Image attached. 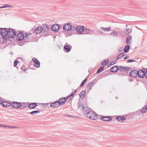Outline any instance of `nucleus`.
<instances>
[{"label": "nucleus", "mask_w": 147, "mask_h": 147, "mask_svg": "<svg viewBox=\"0 0 147 147\" xmlns=\"http://www.w3.org/2000/svg\"><path fill=\"white\" fill-rule=\"evenodd\" d=\"M87 117L92 120H96L97 118V115L94 111H91L87 115Z\"/></svg>", "instance_id": "nucleus-1"}, {"label": "nucleus", "mask_w": 147, "mask_h": 147, "mask_svg": "<svg viewBox=\"0 0 147 147\" xmlns=\"http://www.w3.org/2000/svg\"><path fill=\"white\" fill-rule=\"evenodd\" d=\"M7 36L9 38H13L16 35L15 31H14L13 29L11 28L7 30Z\"/></svg>", "instance_id": "nucleus-2"}, {"label": "nucleus", "mask_w": 147, "mask_h": 147, "mask_svg": "<svg viewBox=\"0 0 147 147\" xmlns=\"http://www.w3.org/2000/svg\"><path fill=\"white\" fill-rule=\"evenodd\" d=\"M43 31V29L42 28L41 26H38L37 27L34 31V33L36 34L40 33ZM30 32L28 33V38L29 36H30L32 33H33L34 32L32 31H30Z\"/></svg>", "instance_id": "nucleus-3"}, {"label": "nucleus", "mask_w": 147, "mask_h": 147, "mask_svg": "<svg viewBox=\"0 0 147 147\" xmlns=\"http://www.w3.org/2000/svg\"><path fill=\"white\" fill-rule=\"evenodd\" d=\"M7 30L6 28H0V34L3 37L7 36Z\"/></svg>", "instance_id": "nucleus-4"}, {"label": "nucleus", "mask_w": 147, "mask_h": 147, "mask_svg": "<svg viewBox=\"0 0 147 147\" xmlns=\"http://www.w3.org/2000/svg\"><path fill=\"white\" fill-rule=\"evenodd\" d=\"M146 69H144L142 70H139L138 72V76L140 78H143L145 75V72Z\"/></svg>", "instance_id": "nucleus-5"}, {"label": "nucleus", "mask_w": 147, "mask_h": 147, "mask_svg": "<svg viewBox=\"0 0 147 147\" xmlns=\"http://www.w3.org/2000/svg\"><path fill=\"white\" fill-rule=\"evenodd\" d=\"M32 61L34 63L33 65L37 68L40 67V63L38 59L36 58H33L32 59Z\"/></svg>", "instance_id": "nucleus-6"}, {"label": "nucleus", "mask_w": 147, "mask_h": 147, "mask_svg": "<svg viewBox=\"0 0 147 147\" xmlns=\"http://www.w3.org/2000/svg\"><path fill=\"white\" fill-rule=\"evenodd\" d=\"M71 25L69 23H68L65 24L63 27V29L65 31H69L71 30Z\"/></svg>", "instance_id": "nucleus-7"}, {"label": "nucleus", "mask_w": 147, "mask_h": 147, "mask_svg": "<svg viewBox=\"0 0 147 147\" xmlns=\"http://www.w3.org/2000/svg\"><path fill=\"white\" fill-rule=\"evenodd\" d=\"M41 26L44 32V35L45 36H47V32L49 30L48 27L47 25L45 24Z\"/></svg>", "instance_id": "nucleus-8"}, {"label": "nucleus", "mask_w": 147, "mask_h": 147, "mask_svg": "<svg viewBox=\"0 0 147 147\" xmlns=\"http://www.w3.org/2000/svg\"><path fill=\"white\" fill-rule=\"evenodd\" d=\"M60 27V26L59 25L55 24L52 26V29L55 32H57L59 31Z\"/></svg>", "instance_id": "nucleus-9"}, {"label": "nucleus", "mask_w": 147, "mask_h": 147, "mask_svg": "<svg viewBox=\"0 0 147 147\" xmlns=\"http://www.w3.org/2000/svg\"><path fill=\"white\" fill-rule=\"evenodd\" d=\"M11 105L13 108H20L21 107V105L20 103L16 102H13L11 103Z\"/></svg>", "instance_id": "nucleus-10"}, {"label": "nucleus", "mask_w": 147, "mask_h": 147, "mask_svg": "<svg viewBox=\"0 0 147 147\" xmlns=\"http://www.w3.org/2000/svg\"><path fill=\"white\" fill-rule=\"evenodd\" d=\"M11 103L10 102H7L5 101H1V102H0V104L3 107H7L10 106L11 105Z\"/></svg>", "instance_id": "nucleus-11"}, {"label": "nucleus", "mask_w": 147, "mask_h": 147, "mask_svg": "<svg viewBox=\"0 0 147 147\" xmlns=\"http://www.w3.org/2000/svg\"><path fill=\"white\" fill-rule=\"evenodd\" d=\"M129 75L132 77H137L138 76V71L136 70H133L130 73Z\"/></svg>", "instance_id": "nucleus-12"}, {"label": "nucleus", "mask_w": 147, "mask_h": 147, "mask_svg": "<svg viewBox=\"0 0 147 147\" xmlns=\"http://www.w3.org/2000/svg\"><path fill=\"white\" fill-rule=\"evenodd\" d=\"M84 33L83 34H91L93 33V30L89 28L84 29Z\"/></svg>", "instance_id": "nucleus-13"}, {"label": "nucleus", "mask_w": 147, "mask_h": 147, "mask_svg": "<svg viewBox=\"0 0 147 147\" xmlns=\"http://www.w3.org/2000/svg\"><path fill=\"white\" fill-rule=\"evenodd\" d=\"M24 38V34L22 33H19L17 34V40L19 41L23 39Z\"/></svg>", "instance_id": "nucleus-14"}, {"label": "nucleus", "mask_w": 147, "mask_h": 147, "mask_svg": "<svg viewBox=\"0 0 147 147\" xmlns=\"http://www.w3.org/2000/svg\"><path fill=\"white\" fill-rule=\"evenodd\" d=\"M112 118L110 116H104L101 117V120L105 121H108L112 120Z\"/></svg>", "instance_id": "nucleus-15"}, {"label": "nucleus", "mask_w": 147, "mask_h": 147, "mask_svg": "<svg viewBox=\"0 0 147 147\" xmlns=\"http://www.w3.org/2000/svg\"><path fill=\"white\" fill-rule=\"evenodd\" d=\"M84 26H78L77 27H76V31H77V32L79 33H82L84 30Z\"/></svg>", "instance_id": "nucleus-16"}, {"label": "nucleus", "mask_w": 147, "mask_h": 147, "mask_svg": "<svg viewBox=\"0 0 147 147\" xmlns=\"http://www.w3.org/2000/svg\"><path fill=\"white\" fill-rule=\"evenodd\" d=\"M94 85V82H92L89 83L87 85L86 89L88 91H89L92 89V87Z\"/></svg>", "instance_id": "nucleus-17"}, {"label": "nucleus", "mask_w": 147, "mask_h": 147, "mask_svg": "<svg viewBox=\"0 0 147 147\" xmlns=\"http://www.w3.org/2000/svg\"><path fill=\"white\" fill-rule=\"evenodd\" d=\"M60 105L58 101H56L51 103L50 105V107L52 108H56L58 107Z\"/></svg>", "instance_id": "nucleus-18"}, {"label": "nucleus", "mask_w": 147, "mask_h": 147, "mask_svg": "<svg viewBox=\"0 0 147 147\" xmlns=\"http://www.w3.org/2000/svg\"><path fill=\"white\" fill-rule=\"evenodd\" d=\"M66 101L65 98H61L59 99V100L58 101L60 105H64Z\"/></svg>", "instance_id": "nucleus-19"}, {"label": "nucleus", "mask_w": 147, "mask_h": 147, "mask_svg": "<svg viewBox=\"0 0 147 147\" xmlns=\"http://www.w3.org/2000/svg\"><path fill=\"white\" fill-rule=\"evenodd\" d=\"M37 106L36 103H32L28 105V108L30 109H33L35 108Z\"/></svg>", "instance_id": "nucleus-20"}, {"label": "nucleus", "mask_w": 147, "mask_h": 147, "mask_svg": "<svg viewBox=\"0 0 147 147\" xmlns=\"http://www.w3.org/2000/svg\"><path fill=\"white\" fill-rule=\"evenodd\" d=\"M119 67L117 66H114L111 68L110 71L112 72H115L117 71Z\"/></svg>", "instance_id": "nucleus-21"}, {"label": "nucleus", "mask_w": 147, "mask_h": 147, "mask_svg": "<svg viewBox=\"0 0 147 147\" xmlns=\"http://www.w3.org/2000/svg\"><path fill=\"white\" fill-rule=\"evenodd\" d=\"M132 37L130 35L128 36L127 38L126 43L128 45L130 44L132 42Z\"/></svg>", "instance_id": "nucleus-22"}, {"label": "nucleus", "mask_w": 147, "mask_h": 147, "mask_svg": "<svg viewBox=\"0 0 147 147\" xmlns=\"http://www.w3.org/2000/svg\"><path fill=\"white\" fill-rule=\"evenodd\" d=\"M116 120L117 119L118 121L121 122H123V121L125 120V118L124 116H122L116 117Z\"/></svg>", "instance_id": "nucleus-23"}, {"label": "nucleus", "mask_w": 147, "mask_h": 147, "mask_svg": "<svg viewBox=\"0 0 147 147\" xmlns=\"http://www.w3.org/2000/svg\"><path fill=\"white\" fill-rule=\"evenodd\" d=\"M83 112L84 113V114H86V116H87V115L89 112H90L91 110H90L88 107H85L83 110Z\"/></svg>", "instance_id": "nucleus-24"}, {"label": "nucleus", "mask_w": 147, "mask_h": 147, "mask_svg": "<svg viewBox=\"0 0 147 147\" xmlns=\"http://www.w3.org/2000/svg\"><path fill=\"white\" fill-rule=\"evenodd\" d=\"M83 112L84 113V114H86V116H87V115L89 112H90L91 110H90L88 107H85L83 110Z\"/></svg>", "instance_id": "nucleus-25"}, {"label": "nucleus", "mask_w": 147, "mask_h": 147, "mask_svg": "<svg viewBox=\"0 0 147 147\" xmlns=\"http://www.w3.org/2000/svg\"><path fill=\"white\" fill-rule=\"evenodd\" d=\"M86 93V90H84L80 92L79 94L80 98H83L85 96V95Z\"/></svg>", "instance_id": "nucleus-26"}, {"label": "nucleus", "mask_w": 147, "mask_h": 147, "mask_svg": "<svg viewBox=\"0 0 147 147\" xmlns=\"http://www.w3.org/2000/svg\"><path fill=\"white\" fill-rule=\"evenodd\" d=\"M110 35L111 36L117 37L119 36L118 33L116 31L112 32L110 34Z\"/></svg>", "instance_id": "nucleus-27"}, {"label": "nucleus", "mask_w": 147, "mask_h": 147, "mask_svg": "<svg viewBox=\"0 0 147 147\" xmlns=\"http://www.w3.org/2000/svg\"><path fill=\"white\" fill-rule=\"evenodd\" d=\"M132 32L131 29L127 28L125 31V33L126 34H130Z\"/></svg>", "instance_id": "nucleus-28"}, {"label": "nucleus", "mask_w": 147, "mask_h": 147, "mask_svg": "<svg viewBox=\"0 0 147 147\" xmlns=\"http://www.w3.org/2000/svg\"><path fill=\"white\" fill-rule=\"evenodd\" d=\"M64 49L66 50L67 52H69L70 51V49L69 46L67 45H65L64 47Z\"/></svg>", "instance_id": "nucleus-29"}, {"label": "nucleus", "mask_w": 147, "mask_h": 147, "mask_svg": "<svg viewBox=\"0 0 147 147\" xmlns=\"http://www.w3.org/2000/svg\"><path fill=\"white\" fill-rule=\"evenodd\" d=\"M130 48V46L129 45L125 46L124 48V51L125 52L127 53L128 52L129 49Z\"/></svg>", "instance_id": "nucleus-30"}, {"label": "nucleus", "mask_w": 147, "mask_h": 147, "mask_svg": "<svg viewBox=\"0 0 147 147\" xmlns=\"http://www.w3.org/2000/svg\"><path fill=\"white\" fill-rule=\"evenodd\" d=\"M147 109V106H146L144 107H142L141 109V113H145Z\"/></svg>", "instance_id": "nucleus-31"}, {"label": "nucleus", "mask_w": 147, "mask_h": 147, "mask_svg": "<svg viewBox=\"0 0 147 147\" xmlns=\"http://www.w3.org/2000/svg\"><path fill=\"white\" fill-rule=\"evenodd\" d=\"M109 60L108 59H106L103 61V62L102 63V65L103 66H105L108 63Z\"/></svg>", "instance_id": "nucleus-32"}, {"label": "nucleus", "mask_w": 147, "mask_h": 147, "mask_svg": "<svg viewBox=\"0 0 147 147\" xmlns=\"http://www.w3.org/2000/svg\"><path fill=\"white\" fill-rule=\"evenodd\" d=\"M84 107H85L84 106V105L82 104H81L80 105H79L78 109L83 111Z\"/></svg>", "instance_id": "nucleus-33"}, {"label": "nucleus", "mask_w": 147, "mask_h": 147, "mask_svg": "<svg viewBox=\"0 0 147 147\" xmlns=\"http://www.w3.org/2000/svg\"><path fill=\"white\" fill-rule=\"evenodd\" d=\"M104 67L103 66L100 67L97 70L96 72V73L99 74L104 69Z\"/></svg>", "instance_id": "nucleus-34"}, {"label": "nucleus", "mask_w": 147, "mask_h": 147, "mask_svg": "<svg viewBox=\"0 0 147 147\" xmlns=\"http://www.w3.org/2000/svg\"><path fill=\"white\" fill-rule=\"evenodd\" d=\"M40 111L38 110H36V111H32L30 113H30L32 115H33L34 114H36L38 113H40Z\"/></svg>", "instance_id": "nucleus-35"}, {"label": "nucleus", "mask_w": 147, "mask_h": 147, "mask_svg": "<svg viewBox=\"0 0 147 147\" xmlns=\"http://www.w3.org/2000/svg\"><path fill=\"white\" fill-rule=\"evenodd\" d=\"M12 6L10 5H9L8 4H5L4 6H1L0 7V8H6V7H11Z\"/></svg>", "instance_id": "nucleus-36"}, {"label": "nucleus", "mask_w": 147, "mask_h": 147, "mask_svg": "<svg viewBox=\"0 0 147 147\" xmlns=\"http://www.w3.org/2000/svg\"><path fill=\"white\" fill-rule=\"evenodd\" d=\"M71 30H71L73 31H76V27L74 26L73 25H71Z\"/></svg>", "instance_id": "nucleus-37"}, {"label": "nucleus", "mask_w": 147, "mask_h": 147, "mask_svg": "<svg viewBox=\"0 0 147 147\" xmlns=\"http://www.w3.org/2000/svg\"><path fill=\"white\" fill-rule=\"evenodd\" d=\"M110 30V27H109L108 28H105L103 27L102 28V30H104L105 31H109Z\"/></svg>", "instance_id": "nucleus-38"}, {"label": "nucleus", "mask_w": 147, "mask_h": 147, "mask_svg": "<svg viewBox=\"0 0 147 147\" xmlns=\"http://www.w3.org/2000/svg\"><path fill=\"white\" fill-rule=\"evenodd\" d=\"M87 80V79L86 78L83 81L80 85L81 87H82L83 86L84 84L86 81Z\"/></svg>", "instance_id": "nucleus-39"}, {"label": "nucleus", "mask_w": 147, "mask_h": 147, "mask_svg": "<svg viewBox=\"0 0 147 147\" xmlns=\"http://www.w3.org/2000/svg\"><path fill=\"white\" fill-rule=\"evenodd\" d=\"M71 98H72L69 95L65 98L66 100H67V102H69L71 99Z\"/></svg>", "instance_id": "nucleus-40"}, {"label": "nucleus", "mask_w": 147, "mask_h": 147, "mask_svg": "<svg viewBox=\"0 0 147 147\" xmlns=\"http://www.w3.org/2000/svg\"><path fill=\"white\" fill-rule=\"evenodd\" d=\"M18 62V61L17 60H15L14 62V66L16 67L17 65Z\"/></svg>", "instance_id": "nucleus-41"}, {"label": "nucleus", "mask_w": 147, "mask_h": 147, "mask_svg": "<svg viewBox=\"0 0 147 147\" xmlns=\"http://www.w3.org/2000/svg\"><path fill=\"white\" fill-rule=\"evenodd\" d=\"M136 61V60L129 59L127 60V63H130L133 62H135Z\"/></svg>", "instance_id": "nucleus-42"}, {"label": "nucleus", "mask_w": 147, "mask_h": 147, "mask_svg": "<svg viewBox=\"0 0 147 147\" xmlns=\"http://www.w3.org/2000/svg\"><path fill=\"white\" fill-rule=\"evenodd\" d=\"M125 67H123V66H120L119 68V70L121 71L124 70Z\"/></svg>", "instance_id": "nucleus-43"}, {"label": "nucleus", "mask_w": 147, "mask_h": 147, "mask_svg": "<svg viewBox=\"0 0 147 147\" xmlns=\"http://www.w3.org/2000/svg\"><path fill=\"white\" fill-rule=\"evenodd\" d=\"M116 61H112V62H111L110 63V66H111V65H113L114 64H115V63H116Z\"/></svg>", "instance_id": "nucleus-44"}, {"label": "nucleus", "mask_w": 147, "mask_h": 147, "mask_svg": "<svg viewBox=\"0 0 147 147\" xmlns=\"http://www.w3.org/2000/svg\"><path fill=\"white\" fill-rule=\"evenodd\" d=\"M4 127H6V128H11V126H9V125H5L4 126Z\"/></svg>", "instance_id": "nucleus-45"}, {"label": "nucleus", "mask_w": 147, "mask_h": 147, "mask_svg": "<svg viewBox=\"0 0 147 147\" xmlns=\"http://www.w3.org/2000/svg\"><path fill=\"white\" fill-rule=\"evenodd\" d=\"M117 56V58L116 59V60H118V59H120L122 56Z\"/></svg>", "instance_id": "nucleus-46"}, {"label": "nucleus", "mask_w": 147, "mask_h": 147, "mask_svg": "<svg viewBox=\"0 0 147 147\" xmlns=\"http://www.w3.org/2000/svg\"><path fill=\"white\" fill-rule=\"evenodd\" d=\"M129 67H125L124 70V71H128V70H129Z\"/></svg>", "instance_id": "nucleus-47"}, {"label": "nucleus", "mask_w": 147, "mask_h": 147, "mask_svg": "<svg viewBox=\"0 0 147 147\" xmlns=\"http://www.w3.org/2000/svg\"><path fill=\"white\" fill-rule=\"evenodd\" d=\"M145 70H146V72H145V76L146 78L147 79V69H146Z\"/></svg>", "instance_id": "nucleus-48"}, {"label": "nucleus", "mask_w": 147, "mask_h": 147, "mask_svg": "<svg viewBox=\"0 0 147 147\" xmlns=\"http://www.w3.org/2000/svg\"><path fill=\"white\" fill-rule=\"evenodd\" d=\"M119 55H125V53L124 52H123V53H120Z\"/></svg>", "instance_id": "nucleus-49"}, {"label": "nucleus", "mask_w": 147, "mask_h": 147, "mask_svg": "<svg viewBox=\"0 0 147 147\" xmlns=\"http://www.w3.org/2000/svg\"><path fill=\"white\" fill-rule=\"evenodd\" d=\"M18 127L16 126H11V128H18Z\"/></svg>", "instance_id": "nucleus-50"}, {"label": "nucleus", "mask_w": 147, "mask_h": 147, "mask_svg": "<svg viewBox=\"0 0 147 147\" xmlns=\"http://www.w3.org/2000/svg\"><path fill=\"white\" fill-rule=\"evenodd\" d=\"M74 93H72L71 92V94L69 95V96H70L71 97V96H74Z\"/></svg>", "instance_id": "nucleus-51"}, {"label": "nucleus", "mask_w": 147, "mask_h": 147, "mask_svg": "<svg viewBox=\"0 0 147 147\" xmlns=\"http://www.w3.org/2000/svg\"><path fill=\"white\" fill-rule=\"evenodd\" d=\"M129 57V56H126V57L123 58L124 59H126Z\"/></svg>", "instance_id": "nucleus-52"}, {"label": "nucleus", "mask_w": 147, "mask_h": 147, "mask_svg": "<svg viewBox=\"0 0 147 147\" xmlns=\"http://www.w3.org/2000/svg\"><path fill=\"white\" fill-rule=\"evenodd\" d=\"M76 91H77V90H74V91L72 92H71L72 93H74V94L75 93H76Z\"/></svg>", "instance_id": "nucleus-53"}, {"label": "nucleus", "mask_w": 147, "mask_h": 147, "mask_svg": "<svg viewBox=\"0 0 147 147\" xmlns=\"http://www.w3.org/2000/svg\"><path fill=\"white\" fill-rule=\"evenodd\" d=\"M0 126H2L3 125H0Z\"/></svg>", "instance_id": "nucleus-54"}, {"label": "nucleus", "mask_w": 147, "mask_h": 147, "mask_svg": "<svg viewBox=\"0 0 147 147\" xmlns=\"http://www.w3.org/2000/svg\"><path fill=\"white\" fill-rule=\"evenodd\" d=\"M26 34V36H27V35L28 34H27V33H26V34Z\"/></svg>", "instance_id": "nucleus-55"}, {"label": "nucleus", "mask_w": 147, "mask_h": 147, "mask_svg": "<svg viewBox=\"0 0 147 147\" xmlns=\"http://www.w3.org/2000/svg\"><path fill=\"white\" fill-rule=\"evenodd\" d=\"M121 49V50H122V49H123V48H122Z\"/></svg>", "instance_id": "nucleus-56"}, {"label": "nucleus", "mask_w": 147, "mask_h": 147, "mask_svg": "<svg viewBox=\"0 0 147 147\" xmlns=\"http://www.w3.org/2000/svg\"><path fill=\"white\" fill-rule=\"evenodd\" d=\"M26 70V69H25L24 70V71H25Z\"/></svg>", "instance_id": "nucleus-57"}, {"label": "nucleus", "mask_w": 147, "mask_h": 147, "mask_svg": "<svg viewBox=\"0 0 147 147\" xmlns=\"http://www.w3.org/2000/svg\"><path fill=\"white\" fill-rule=\"evenodd\" d=\"M1 101V100H0V102Z\"/></svg>", "instance_id": "nucleus-58"}, {"label": "nucleus", "mask_w": 147, "mask_h": 147, "mask_svg": "<svg viewBox=\"0 0 147 147\" xmlns=\"http://www.w3.org/2000/svg\"><path fill=\"white\" fill-rule=\"evenodd\" d=\"M121 51V50H119V51Z\"/></svg>", "instance_id": "nucleus-59"}, {"label": "nucleus", "mask_w": 147, "mask_h": 147, "mask_svg": "<svg viewBox=\"0 0 147 147\" xmlns=\"http://www.w3.org/2000/svg\"><path fill=\"white\" fill-rule=\"evenodd\" d=\"M121 51V50H119V51Z\"/></svg>", "instance_id": "nucleus-60"}]
</instances>
